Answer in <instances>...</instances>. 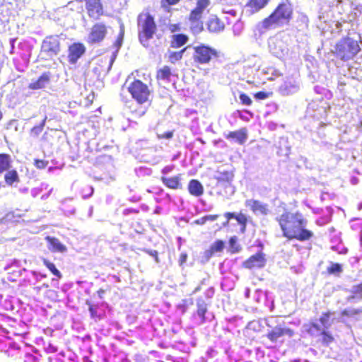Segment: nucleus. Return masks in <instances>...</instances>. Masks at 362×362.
Returning a JSON list of instances; mask_svg holds the SVG:
<instances>
[{
	"instance_id": "obj_21",
	"label": "nucleus",
	"mask_w": 362,
	"mask_h": 362,
	"mask_svg": "<svg viewBox=\"0 0 362 362\" xmlns=\"http://www.w3.org/2000/svg\"><path fill=\"white\" fill-rule=\"evenodd\" d=\"M189 193L194 197H200L203 195L204 189L202 183L195 179L189 180L187 186Z\"/></svg>"
},
{
	"instance_id": "obj_11",
	"label": "nucleus",
	"mask_w": 362,
	"mask_h": 362,
	"mask_svg": "<svg viewBox=\"0 0 362 362\" xmlns=\"http://www.w3.org/2000/svg\"><path fill=\"white\" fill-rule=\"evenodd\" d=\"M85 8L88 16L97 20L104 13L103 5L101 0H84Z\"/></svg>"
},
{
	"instance_id": "obj_39",
	"label": "nucleus",
	"mask_w": 362,
	"mask_h": 362,
	"mask_svg": "<svg viewBox=\"0 0 362 362\" xmlns=\"http://www.w3.org/2000/svg\"><path fill=\"white\" fill-rule=\"evenodd\" d=\"M86 304L88 305V310L90 314V317L95 320H100L102 317L97 313V305H94L90 302H87Z\"/></svg>"
},
{
	"instance_id": "obj_38",
	"label": "nucleus",
	"mask_w": 362,
	"mask_h": 362,
	"mask_svg": "<svg viewBox=\"0 0 362 362\" xmlns=\"http://www.w3.org/2000/svg\"><path fill=\"white\" fill-rule=\"evenodd\" d=\"M182 0H160V5L163 8L169 10V8L175 5L178 4Z\"/></svg>"
},
{
	"instance_id": "obj_9",
	"label": "nucleus",
	"mask_w": 362,
	"mask_h": 362,
	"mask_svg": "<svg viewBox=\"0 0 362 362\" xmlns=\"http://www.w3.org/2000/svg\"><path fill=\"white\" fill-rule=\"evenodd\" d=\"M305 331L310 336L314 337L318 336L317 341L324 346H329L335 342L333 334L327 329H322L316 322L311 321L304 325Z\"/></svg>"
},
{
	"instance_id": "obj_18",
	"label": "nucleus",
	"mask_w": 362,
	"mask_h": 362,
	"mask_svg": "<svg viewBox=\"0 0 362 362\" xmlns=\"http://www.w3.org/2000/svg\"><path fill=\"white\" fill-rule=\"evenodd\" d=\"M206 26L210 33H219L225 28L224 23L216 15H212L209 18Z\"/></svg>"
},
{
	"instance_id": "obj_42",
	"label": "nucleus",
	"mask_w": 362,
	"mask_h": 362,
	"mask_svg": "<svg viewBox=\"0 0 362 362\" xmlns=\"http://www.w3.org/2000/svg\"><path fill=\"white\" fill-rule=\"evenodd\" d=\"M48 164L49 161L45 160L35 159L34 160V165L37 169H45Z\"/></svg>"
},
{
	"instance_id": "obj_37",
	"label": "nucleus",
	"mask_w": 362,
	"mask_h": 362,
	"mask_svg": "<svg viewBox=\"0 0 362 362\" xmlns=\"http://www.w3.org/2000/svg\"><path fill=\"white\" fill-rule=\"evenodd\" d=\"M235 220L241 226L242 231H244L246 228L247 218L246 216L242 213H239L235 216Z\"/></svg>"
},
{
	"instance_id": "obj_30",
	"label": "nucleus",
	"mask_w": 362,
	"mask_h": 362,
	"mask_svg": "<svg viewBox=\"0 0 362 362\" xmlns=\"http://www.w3.org/2000/svg\"><path fill=\"white\" fill-rule=\"evenodd\" d=\"M362 313V308H346L341 311V317H353Z\"/></svg>"
},
{
	"instance_id": "obj_46",
	"label": "nucleus",
	"mask_w": 362,
	"mask_h": 362,
	"mask_svg": "<svg viewBox=\"0 0 362 362\" xmlns=\"http://www.w3.org/2000/svg\"><path fill=\"white\" fill-rule=\"evenodd\" d=\"M187 259V255L186 253H182L180 255V258H179L180 264V265L184 264L186 262Z\"/></svg>"
},
{
	"instance_id": "obj_20",
	"label": "nucleus",
	"mask_w": 362,
	"mask_h": 362,
	"mask_svg": "<svg viewBox=\"0 0 362 362\" xmlns=\"http://www.w3.org/2000/svg\"><path fill=\"white\" fill-rule=\"evenodd\" d=\"M160 180L164 184V185L169 189H177L182 187V184L180 182V175L170 177L162 176L160 177Z\"/></svg>"
},
{
	"instance_id": "obj_47",
	"label": "nucleus",
	"mask_w": 362,
	"mask_h": 362,
	"mask_svg": "<svg viewBox=\"0 0 362 362\" xmlns=\"http://www.w3.org/2000/svg\"><path fill=\"white\" fill-rule=\"evenodd\" d=\"M146 252L155 258V260L158 262V254L156 250H147Z\"/></svg>"
},
{
	"instance_id": "obj_5",
	"label": "nucleus",
	"mask_w": 362,
	"mask_h": 362,
	"mask_svg": "<svg viewBox=\"0 0 362 362\" xmlns=\"http://www.w3.org/2000/svg\"><path fill=\"white\" fill-rule=\"evenodd\" d=\"M192 49V59L197 65L209 64L220 57V53L216 49L205 44L194 46Z\"/></svg>"
},
{
	"instance_id": "obj_49",
	"label": "nucleus",
	"mask_w": 362,
	"mask_h": 362,
	"mask_svg": "<svg viewBox=\"0 0 362 362\" xmlns=\"http://www.w3.org/2000/svg\"><path fill=\"white\" fill-rule=\"evenodd\" d=\"M172 170H173V168H172L171 167H170V166H166V167H165V168L162 170V173H163V174H166V173H168L170 172Z\"/></svg>"
},
{
	"instance_id": "obj_41",
	"label": "nucleus",
	"mask_w": 362,
	"mask_h": 362,
	"mask_svg": "<svg viewBox=\"0 0 362 362\" xmlns=\"http://www.w3.org/2000/svg\"><path fill=\"white\" fill-rule=\"evenodd\" d=\"M240 103L243 105L250 106L252 104V99L245 93H241L239 95Z\"/></svg>"
},
{
	"instance_id": "obj_25",
	"label": "nucleus",
	"mask_w": 362,
	"mask_h": 362,
	"mask_svg": "<svg viewBox=\"0 0 362 362\" xmlns=\"http://www.w3.org/2000/svg\"><path fill=\"white\" fill-rule=\"evenodd\" d=\"M172 76V70L169 66H163L156 71V78L158 81L169 82Z\"/></svg>"
},
{
	"instance_id": "obj_13",
	"label": "nucleus",
	"mask_w": 362,
	"mask_h": 362,
	"mask_svg": "<svg viewBox=\"0 0 362 362\" xmlns=\"http://www.w3.org/2000/svg\"><path fill=\"white\" fill-rule=\"evenodd\" d=\"M293 331L288 327H283L281 326H276L269 330L266 337L272 343L283 342L281 339L284 336L292 337Z\"/></svg>"
},
{
	"instance_id": "obj_8",
	"label": "nucleus",
	"mask_w": 362,
	"mask_h": 362,
	"mask_svg": "<svg viewBox=\"0 0 362 362\" xmlns=\"http://www.w3.org/2000/svg\"><path fill=\"white\" fill-rule=\"evenodd\" d=\"M210 4V0L197 1L196 6L191 10L187 18L192 32L200 33L203 30L202 18L204 11L209 6Z\"/></svg>"
},
{
	"instance_id": "obj_19",
	"label": "nucleus",
	"mask_w": 362,
	"mask_h": 362,
	"mask_svg": "<svg viewBox=\"0 0 362 362\" xmlns=\"http://www.w3.org/2000/svg\"><path fill=\"white\" fill-rule=\"evenodd\" d=\"M233 177L234 175L232 171H218L217 175L215 176V180L218 186H223L230 185Z\"/></svg>"
},
{
	"instance_id": "obj_32",
	"label": "nucleus",
	"mask_w": 362,
	"mask_h": 362,
	"mask_svg": "<svg viewBox=\"0 0 362 362\" xmlns=\"http://www.w3.org/2000/svg\"><path fill=\"white\" fill-rule=\"evenodd\" d=\"M42 263L50 271V272L56 276L57 278L61 279L62 278V274L56 268L55 265L49 261L48 259L44 258L42 259Z\"/></svg>"
},
{
	"instance_id": "obj_4",
	"label": "nucleus",
	"mask_w": 362,
	"mask_h": 362,
	"mask_svg": "<svg viewBox=\"0 0 362 362\" xmlns=\"http://www.w3.org/2000/svg\"><path fill=\"white\" fill-rule=\"evenodd\" d=\"M137 25L139 42L144 47H149V41L157 31V25L153 16L148 12L141 13L137 18Z\"/></svg>"
},
{
	"instance_id": "obj_48",
	"label": "nucleus",
	"mask_w": 362,
	"mask_h": 362,
	"mask_svg": "<svg viewBox=\"0 0 362 362\" xmlns=\"http://www.w3.org/2000/svg\"><path fill=\"white\" fill-rule=\"evenodd\" d=\"M225 217L228 219V220H230L231 218H235V216L236 214L235 213H233V212H226L225 214H224Z\"/></svg>"
},
{
	"instance_id": "obj_22",
	"label": "nucleus",
	"mask_w": 362,
	"mask_h": 362,
	"mask_svg": "<svg viewBox=\"0 0 362 362\" xmlns=\"http://www.w3.org/2000/svg\"><path fill=\"white\" fill-rule=\"evenodd\" d=\"M271 0H247L246 7H247L252 13L259 12L265 8Z\"/></svg>"
},
{
	"instance_id": "obj_31",
	"label": "nucleus",
	"mask_w": 362,
	"mask_h": 362,
	"mask_svg": "<svg viewBox=\"0 0 362 362\" xmlns=\"http://www.w3.org/2000/svg\"><path fill=\"white\" fill-rule=\"evenodd\" d=\"M225 247V243L221 240H216L209 248L210 255L222 252Z\"/></svg>"
},
{
	"instance_id": "obj_2",
	"label": "nucleus",
	"mask_w": 362,
	"mask_h": 362,
	"mask_svg": "<svg viewBox=\"0 0 362 362\" xmlns=\"http://www.w3.org/2000/svg\"><path fill=\"white\" fill-rule=\"evenodd\" d=\"M293 6L290 0L281 1L274 11L262 21V29L268 30L289 24L293 19Z\"/></svg>"
},
{
	"instance_id": "obj_40",
	"label": "nucleus",
	"mask_w": 362,
	"mask_h": 362,
	"mask_svg": "<svg viewBox=\"0 0 362 362\" xmlns=\"http://www.w3.org/2000/svg\"><path fill=\"white\" fill-rule=\"evenodd\" d=\"M332 314V313L330 311H326L322 313L319 319V321L322 325L327 327V325H329V318Z\"/></svg>"
},
{
	"instance_id": "obj_51",
	"label": "nucleus",
	"mask_w": 362,
	"mask_h": 362,
	"mask_svg": "<svg viewBox=\"0 0 362 362\" xmlns=\"http://www.w3.org/2000/svg\"><path fill=\"white\" fill-rule=\"evenodd\" d=\"M79 2H83L84 0H77Z\"/></svg>"
},
{
	"instance_id": "obj_26",
	"label": "nucleus",
	"mask_w": 362,
	"mask_h": 362,
	"mask_svg": "<svg viewBox=\"0 0 362 362\" xmlns=\"http://www.w3.org/2000/svg\"><path fill=\"white\" fill-rule=\"evenodd\" d=\"M4 181L7 185L11 186L20 182L18 173L16 170H8L4 175Z\"/></svg>"
},
{
	"instance_id": "obj_1",
	"label": "nucleus",
	"mask_w": 362,
	"mask_h": 362,
	"mask_svg": "<svg viewBox=\"0 0 362 362\" xmlns=\"http://www.w3.org/2000/svg\"><path fill=\"white\" fill-rule=\"evenodd\" d=\"M276 221L281 229L283 236L288 240L306 241L314 235L311 230L305 228L307 221L298 211H286L276 218Z\"/></svg>"
},
{
	"instance_id": "obj_7",
	"label": "nucleus",
	"mask_w": 362,
	"mask_h": 362,
	"mask_svg": "<svg viewBox=\"0 0 362 362\" xmlns=\"http://www.w3.org/2000/svg\"><path fill=\"white\" fill-rule=\"evenodd\" d=\"M132 98L139 105L151 103V90L148 86L139 79H134L127 87Z\"/></svg>"
},
{
	"instance_id": "obj_16",
	"label": "nucleus",
	"mask_w": 362,
	"mask_h": 362,
	"mask_svg": "<svg viewBox=\"0 0 362 362\" xmlns=\"http://www.w3.org/2000/svg\"><path fill=\"white\" fill-rule=\"evenodd\" d=\"M245 206L255 214L266 216L269 213V206L259 200L247 199L245 201Z\"/></svg>"
},
{
	"instance_id": "obj_6",
	"label": "nucleus",
	"mask_w": 362,
	"mask_h": 362,
	"mask_svg": "<svg viewBox=\"0 0 362 362\" xmlns=\"http://www.w3.org/2000/svg\"><path fill=\"white\" fill-rule=\"evenodd\" d=\"M61 51V41L58 35L47 36L42 42L39 57L43 62L54 59Z\"/></svg>"
},
{
	"instance_id": "obj_35",
	"label": "nucleus",
	"mask_w": 362,
	"mask_h": 362,
	"mask_svg": "<svg viewBox=\"0 0 362 362\" xmlns=\"http://www.w3.org/2000/svg\"><path fill=\"white\" fill-rule=\"evenodd\" d=\"M219 217L218 214L206 215L194 221V223L197 225H204L207 221H216Z\"/></svg>"
},
{
	"instance_id": "obj_33",
	"label": "nucleus",
	"mask_w": 362,
	"mask_h": 362,
	"mask_svg": "<svg viewBox=\"0 0 362 362\" xmlns=\"http://www.w3.org/2000/svg\"><path fill=\"white\" fill-rule=\"evenodd\" d=\"M230 252L232 254L239 252L241 250L240 245L238 243L236 236H233L229 239Z\"/></svg>"
},
{
	"instance_id": "obj_43",
	"label": "nucleus",
	"mask_w": 362,
	"mask_h": 362,
	"mask_svg": "<svg viewBox=\"0 0 362 362\" xmlns=\"http://www.w3.org/2000/svg\"><path fill=\"white\" fill-rule=\"evenodd\" d=\"M272 95V93H267L264 91H259L254 94V97L257 100H265Z\"/></svg>"
},
{
	"instance_id": "obj_52",
	"label": "nucleus",
	"mask_w": 362,
	"mask_h": 362,
	"mask_svg": "<svg viewBox=\"0 0 362 362\" xmlns=\"http://www.w3.org/2000/svg\"><path fill=\"white\" fill-rule=\"evenodd\" d=\"M296 362H299V360L296 361Z\"/></svg>"
},
{
	"instance_id": "obj_17",
	"label": "nucleus",
	"mask_w": 362,
	"mask_h": 362,
	"mask_svg": "<svg viewBox=\"0 0 362 362\" xmlns=\"http://www.w3.org/2000/svg\"><path fill=\"white\" fill-rule=\"evenodd\" d=\"M52 74L49 71L43 72L37 80L28 84V88L30 90H39L45 88L51 80Z\"/></svg>"
},
{
	"instance_id": "obj_50",
	"label": "nucleus",
	"mask_w": 362,
	"mask_h": 362,
	"mask_svg": "<svg viewBox=\"0 0 362 362\" xmlns=\"http://www.w3.org/2000/svg\"><path fill=\"white\" fill-rule=\"evenodd\" d=\"M105 293V291L103 288H100L99 289L98 291H97V293L98 295V296L100 298H103V295L104 293Z\"/></svg>"
},
{
	"instance_id": "obj_10",
	"label": "nucleus",
	"mask_w": 362,
	"mask_h": 362,
	"mask_svg": "<svg viewBox=\"0 0 362 362\" xmlns=\"http://www.w3.org/2000/svg\"><path fill=\"white\" fill-rule=\"evenodd\" d=\"M108 25L103 22H98L91 26L87 37V42L90 45L100 44L106 37Z\"/></svg>"
},
{
	"instance_id": "obj_27",
	"label": "nucleus",
	"mask_w": 362,
	"mask_h": 362,
	"mask_svg": "<svg viewBox=\"0 0 362 362\" xmlns=\"http://www.w3.org/2000/svg\"><path fill=\"white\" fill-rule=\"evenodd\" d=\"M11 158L8 153H0V175L7 171L11 167Z\"/></svg>"
},
{
	"instance_id": "obj_14",
	"label": "nucleus",
	"mask_w": 362,
	"mask_h": 362,
	"mask_svg": "<svg viewBox=\"0 0 362 362\" xmlns=\"http://www.w3.org/2000/svg\"><path fill=\"white\" fill-rule=\"evenodd\" d=\"M86 46L80 42L71 44L68 47V62L71 64H75L78 60L85 54Z\"/></svg>"
},
{
	"instance_id": "obj_23",
	"label": "nucleus",
	"mask_w": 362,
	"mask_h": 362,
	"mask_svg": "<svg viewBox=\"0 0 362 362\" xmlns=\"http://www.w3.org/2000/svg\"><path fill=\"white\" fill-rule=\"evenodd\" d=\"M46 240L49 245V250L52 252H64L66 251V247L57 238L47 236Z\"/></svg>"
},
{
	"instance_id": "obj_36",
	"label": "nucleus",
	"mask_w": 362,
	"mask_h": 362,
	"mask_svg": "<svg viewBox=\"0 0 362 362\" xmlns=\"http://www.w3.org/2000/svg\"><path fill=\"white\" fill-rule=\"evenodd\" d=\"M45 120H46V118H45L42 122L37 125H35L31 129H30V135L33 137H37L40 135V134L42 132L45 126Z\"/></svg>"
},
{
	"instance_id": "obj_28",
	"label": "nucleus",
	"mask_w": 362,
	"mask_h": 362,
	"mask_svg": "<svg viewBox=\"0 0 362 362\" xmlns=\"http://www.w3.org/2000/svg\"><path fill=\"white\" fill-rule=\"evenodd\" d=\"M187 49V47H185L180 51L170 52L168 56V61L172 64H175L177 62L180 61Z\"/></svg>"
},
{
	"instance_id": "obj_45",
	"label": "nucleus",
	"mask_w": 362,
	"mask_h": 362,
	"mask_svg": "<svg viewBox=\"0 0 362 362\" xmlns=\"http://www.w3.org/2000/svg\"><path fill=\"white\" fill-rule=\"evenodd\" d=\"M180 29H181V27H180V25L179 23L170 24L169 25V30L172 33L180 31Z\"/></svg>"
},
{
	"instance_id": "obj_24",
	"label": "nucleus",
	"mask_w": 362,
	"mask_h": 362,
	"mask_svg": "<svg viewBox=\"0 0 362 362\" xmlns=\"http://www.w3.org/2000/svg\"><path fill=\"white\" fill-rule=\"evenodd\" d=\"M189 37L185 34H176L173 35L170 40V47L172 48H180L185 45L188 42Z\"/></svg>"
},
{
	"instance_id": "obj_44",
	"label": "nucleus",
	"mask_w": 362,
	"mask_h": 362,
	"mask_svg": "<svg viewBox=\"0 0 362 362\" xmlns=\"http://www.w3.org/2000/svg\"><path fill=\"white\" fill-rule=\"evenodd\" d=\"M174 135V131H168L163 134H158L157 138L158 139H170Z\"/></svg>"
},
{
	"instance_id": "obj_3",
	"label": "nucleus",
	"mask_w": 362,
	"mask_h": 362,
	"mask_svg": "<svg viewBox=\"0 0 362 362\" xmlns=\"http://www.w3.org/2000/svg\"><path fill=\"white\" fill-rule=\"evenodd\" d=\"M361 40L346 35L335 43L331 52L337 59L348 62L354 59L361 51Z\"/></svg>"
},
{
	"instance_id": "obj_15",
	"label": "nucleus",
	"mask_w": 362,
	"mask_h": 362,
	"mask_svg": "<svg viewBox=\"0 0 362 362\" xmlns=\"http://www.w3.org/2000/svg\"><path fill=\"white\" fill-rule=\"evenodd\" d=\"M226 139L239 145H244L247 139V129L245 127L239 129L235 131L229 132L226 136Z\"/></svg>"
},
{
	"instance_id": "obj_34",
	"label": "nucleus",
	"mask_w": 362,
	"mask_h": 362,
	"mask_svg": "<svg viewBox=\"0 0 362 362\" xmlns=\"http://www.w3.org/2000/svg\"><path fill=\"white\" fill-rule=\"evenodd\" d=\"M342 271V266L339 263H331V264L327 268V272L329 274L339 275Z\"/></svg>"
},
{
	"instance_id": "obj_12",
	"label": "nucleus",
	"mask_w": 362,
	"mask_h": 362,
	"mask_svg": "<svg viewBox=\"0 0 362 362\" xmlns=\"http://www.w3.org/2000/svg\"><path fill=\"white\" fill-rule=\"evenodd\" d=\"M266 255L262 251L250 256L243 262V267L247 269L262 268L266 265Z\"/></svg>"
},
{
	"instance_id": "obj_29",
	"label": "nucleus",
	"mask_w": 362,
	"mask_h": 362,
	"mask_svg": "<svg viewBox=\"0 0 362 362\" xmlns=\"http://www.w3.org/2000/svg\"><path fill=\"white\" fill-rule=\"evenodd\" d=\"M197 306V313L201 318L202 322H204L206 320L205 314L207 312L206 305L203 300H199Z\"/></svg>"
}]
</instances>
